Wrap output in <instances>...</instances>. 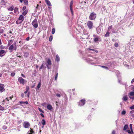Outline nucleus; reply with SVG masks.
<instances>
[{
	"mask_svg": "<svg viewBox=\"0 0 134 134\" xmlns=\"http://www.w3.org/2000/svg\"><path fill=\"white\" fill-rule=\"evenodd\" d=\"M30 126V124L29 122L24 121L23 122V126L24 128H28Z\"/></svg>",
	"mask_w": 134,
	"mask_h": 134,
	"instance_id": "obj_4",
	"label": "nucleus"
},
{
	"mask_svg": "<svg viewBox=\"0 0 134 134\" xmlns=\"http://www.w3.org/2000/svg\"><path fill=\"white\" fill-rule=\"evenodd\" d=\"M6 53L5 51L3 50H1L0 51V56L2 57Z\"/></svg>",
	"mask_w": 134,
	"mask_h": 134,
	"instance_id": "obj_10",
	"label": "nucleus"
},
{
	"mask_svg": "<svg viewBox=\"0 0 134 134\" xmlns=\"http://www.w3.org/2000/svg\"><path fill=\"white\" fill-rule=\"evenodd\" d=\"M127 131L128 133L130 134H133V133L132 130L131 129V130H127Z\"/></svg>",
	"mask_w": 134,
	"mask_h": 134,
	"instance_id": "obj_19",
	"label": "nucleus"
},
{
	"mask_svg": "<svg viewBox=\"0 0 134 134\" xmlns=\"http://www.w3.org/2000/svg\"><path fill=\"white\" fill-rule=\"evenodd\" d=\"M45 1L47 5L50 6H52V4L48 0H45Z\"/></svg>",
	"mask_w": 134,
	"mask_h": 134,
	"instance_id": "obj_16",
	"label": "nucleus"
},
{
	"mask_svg": "<svg viewBox=\"0 0 134 134\" xmlns=\"http://www.w3.org/2000/svg\"><path fill=\"white\" fill-rule=\"evenodd\" d=\"M41 66L42 68V69H45L46 68V67L44 66L43 64L41 65Z\"/></svg>",
	"mask_w": 134,
	"mask_h": 134,
	"instance_id": "obj_40",
	"label": "nucleus"
},
{
	"mask_svg": "<svg viewBox=\"0 0 134 134\" xmlns=\"http://www.w3.org/2000/svg\"><path fill=\"white\" fill-rule=\"evenodd\" d=\"M29 39H30L29 37H28L26 38V40L27 41H29Z\"/></svg>",
	"mask_w": 134,
	"mask_h": 134,
	"instance_id": "obj_60",
	"label": "nucleus"
},
{
	"mask_svg": "<svg viewBox=\"0 0 134 134\" xmlns=\"http://www.w3.org/2000/svg\"><path fill=\"white\" fill-rule=\"evenodd\" d=\"M96 14L94 12H92L90 14L89 17V19L93 20L96 17Z\"/></svg>",
	"mask_w": 134,
	"mask_h": 134,
	"instance_id": "obj_2",
	"label": "nucleus"
},
{
	"mask_svg": "<svg viewBox=\"0 0 134 134\" xmlns=\"http://www.w3.org/2000/svg\"><path fill=\"white\" fill-rule=\"evenodd\" d=\"M83 34L84 35H88V33L87 32V31L86 30H84L83 31Z\"/></svg>",
	"mask_w": 134,
	"mask_h": 134,
	"instance_id": "obj_29",
	"label": "nucleus"
},
{
	"mask_svg": "<svg viewBox=\"0 0 134 134\" xmlns=\"http://www.w3.org/2000/svg\"><path fill=\"white\" fill-rule=\"evenodd\" d=\"M15 75V73L14 72H12L11 74V76L12 77H13Z\"/></svg>",
	"mask_w": 134,
	"mask_h": 134,
	"instance_id": "obj_41",
	"label": "nucleus"
},
{
	"mask_svg": "<svg viewBox=\"0 0 134 134\" xmlns=\"http://www.w3.org/2000/svg\"><path fill=\"white\" fill-rule=\"evenodd\" d=\"M28 0H24V2L26 4H27L28 3Z\"/></svg>",
	"mask_w": 134,
	"mask_h": 134,
	"instance_id": "obj_48",
	"label": "nucleus"
},
{
	"mask_svg": "<svg viewBox=\"0 0 134 134\" xmlns=\"http://www.w3.org/2000/svg\"><path fill=\"white\" fill-rule=\"evenodd\" d=\"M47 63L48 65H51V60L49 59H48L47 61Z\"/></svg>",
	"mask_w": 134,
	"mask_h": 134,
	"instance_id": "obj_24",
	"label": "nucleus"
},
{
	"mask_svg": "<svg viewBox=\"0 0 134 134\" xmlns=\"http://www.w3.org/2000/svg\"><path fill=\"white\" fill-rule=\"evenodd\" d=\"M18 80L20 84L23 85H24L27 82V81L23 79L21 77L19 78Z\"/></svg>",
	"mask_w": 134,
	"mask_h": 134,
	"instance_id": "obj_1",
	"label": "nucleus"
},
{
	"mask_svg": "<svg viewBox=\"0 0 134 134\" xmlns=\"http://www.w3.org/2000/svg\"><path fill=\"white\" fill-rule=\"evenodd\" d=\"M128 99V98L126 96H123L122 99L124 101H126Z\"/></svg>",
	"mask_w": 134,
	"mask_h": 134,
	"instance_id": "obj_18",
	"label": "nucleus"
},
{
	"mask_svg": "<svg viewBox=\"0 0 134 134\" xmlns=\"http://www.w3.org/2000/svg\"><path fill=\"white\" fill-rule=\"evenodd\" d=\"M32 24L34 27L35 28H36L38 27V24L36 19H35L33 21L32 23Z\"/></svg>",
	"mask_w": 134,
	"mask_h": 134,
	"instance_id": "obj_5",
	"label": "nucleus"
},
{
	"mask_svg": "<svg viewBox=\"0 0 134 134\" xmlns=\"http://www.w3.org/2000/svg\"><path fill=\"white\" fill-rule=\"evenodd\" d=\"M85 103V99H81L78 103V105L80 107H82L84 105Z\"/></svg>",
	"mask_w": 134,
	"mask_h": 134,
	"instance_id": "obj_3",
	"label": "nucleus"
},
{
	"mask_svg": "<svg viewBox=\"0 0 134 134\" xmlns=\"http://www.w3.org/2000/svg\"><path fill=\"white\" fill-rule=\"evenodd\" d=\"M87 25L89 29H91L93 26V23L91 21H88L87 22Z\"/></svg>",
	"mask_w": 134,
	"mask_h": 134,
	"instance_id": "obj_6",
	"label": "nucleus"
},
{
	"mask_svg": "<svg viewBox=\"0 0 134 134\" xmlns=\"http://www.w3.org/2000/svg\"><path fill=\"white\" fill-rule=\"evenodd\" d=\"M3 128L5 130L7 129V127L5 126H4L3 127Z\"/></svg>",
	"mask_w": 134,
	"mask_h": 134,
	"instance_id": "obj_54",
	"label": "nucleus"
},
{
	"mask_svg": "<svg viewBox=\"0 0 134 134\" xmlns=\"http://www.w3.org/2000/svg\"><path fill=\"white\" fill-rule=\"evenodd\" d=\"M128 126L127 124L125 125L124 127L123 130L125 131L128 128Z\"/></svg>",
	"mask_w": 134,
	"mask_h": 134,
	"instance_id": "obj_22",
	"label": "nucleus"
},
{
	"mask_svg": "<svg viewBox=\"0 0 134 134\" xmlns=\"http://www.w3.org/2000/svg\"><path fill=\"white\" fill-rule=\"evenodd\" d=\"M26 9V6L24 7L22 9V10H25Z\"/></svg>",
	"mask_w": 134,
	"mask_h": 134,
	"instance_id": "obj_55",
	"label": "nucleus"
},
{
	"mask_svg": "<svg viewBox=\"0 0 134 134\" xmlns=\"http://www.w3.org/2000/svg\"><path fill=\"white\" fill-rule=\"evenodd\" d=\"M40 115L41 116H42V117H43V118H44V115L43 114L41 113L40 114Z\"/></svg>",
	"mask_w": 134,
	"mask_h": 134,
	"instance_id": "obj_61",
	"label": "nucleus"
},
{
	"mask_svg": "<svg viewBox=\"0 0 134 134\" xmlns=\"http://www.w3.org/2000/svg\"><path fill=\"white\" fill-rule=\"evenodd\" d=\"M28 134H32L34 133L33 130V129L30 128V130L28 131Z\"/></svg>",
	"mask_w": 134,
	"mask_h": 134,
	"instance_id": "obj_13",
	"label": "nucleus"
},
{
	"mask_svg": "<svg viewBox=\"0 0 134 134\" xmlns=\"http://www.w3.org/2000/svg\"><path fill=\"white\" fill-rule=\"evenodd\" d=\"M87 61L89 62H91L93 61L92 59H91L90 58H88L87 59Z\"/></svg>",
	"mask_w": 134,
	"mask_h": 134,
	"instance_id": "obj_36",
	"label": "nucleus"
},
{
	"mask_svg": "<svg viewBox=\"0 0 134 134\" xmlns=\"http://www.w3.org/2000/svg\"><path fill=\"white\" fill-rule=\"evenodd\" d=\"M47 108L48 110H51L52 109V107L51 105L48 104L47 106Z\"/></svg>",
	"mask_w": 134,
	"mask_h": 134,
	"instance_id": "obj_14",
	"label": "nucleus"
},
{
	"mask_svg": "<svg viewBox=\"0 0 134 134\" xmlns=\"http://www.w3.org/2000/svg\"><path fill=\"white\" fill-rule=\"evenodd\" d=\"M116 75L118 78V82L119 83H121V81L119 80V79H120V73L119 72L117 71L116 72Z\"/></svg>",
	"mask_w": 134,
	"mask_h": 134,
	"instance_id": "obj_8",
	"label": "nucleus"
},
{
	"mask_svg": "<svg viewBox=\"0 0 134 134\" xmlns=\"http://www.w3.org/2000/svg\"><path fill=\"white\" fill-rule=\"evenodd\" d=\"M8 10L9 11H12L14 10V7L13 6H11L9 8H8Z\"/></svg>",
	"mask_w": 134,
	"mask_h": 134,
	"instance_id": "obj_23",
	"label": "nucleus"
},
{
	"mask_svg": "<svg viewBox=\"0 0 134 134\" xmlns=\"http://www.w3.org/2000/svg\"><path fill=\"white\" fill-rule=\"evenodd\" d=\"M56 96L58 97H60L61 96V94H60L57 93L56 94Z\"/></svg>",
	"mask_w": 134,
	"mask_h": 134,
	"instance_id": "obj_42",
	"label": "nucleus"
},
{
	"mask_svg": "<svg viewBox=\"0 0 134 134\" xmlns=\"http://www.w3.org/2000/svg\"><path fill=\"white\" fill-rule=\"evenodd\" d=\"M114 46L116 47H118V43H115L114 44Z\"/></svg>",
	"mask_w": 134,
	"mask_h": 134,
	"instance_id": "obj_49",
	"label": "nucleus"
},
{
	"mask_svg": "<svg viewBox=\"0 0 134 134\" xmlns=\"http://www.w3.org/2000/svg\"><path fill=\"white\" fill-rule=\"evenodd\" d=\"M24 104H28V102L27 101H26L25 102H24Z\"/></svg>",
	"mask_w": 134,
	"mask_h": 134,
	"instance_id": "obj_63",
	"label": "nucleus"
},
{
	"mask_svg": "<svg viewBox=\"0 0 134 134\" xmlns=\"http://www.w3.org/2000/svg\"><path fill=\"white\" fill-rule=\"evenodd\" d=\"M21 76H22V77H24V78L25 77V76L23 74H21Z\"/></svg>",
	"mask_w": 134,
	"mask_h": 134,
	"instance_id": "obj_58",
	"label": "nucleus"
},
{
	"mask_svg": "<svg viewBox=\"0 0 134 134\" xmlns=\"http://www.w3.org/2000/svg\"><path fill=\"white\" fill-rule=\"evenodd\" d=\"M130 109H131V110H132L133 109H134V105L132 106L131 107H130Z\"/></svg>",
	"mask_w": 134,
	"mask_h": 134,
	"instance_id": "obj_57",
	"label": "nucleus"
},
{
	"mask_svg": "<svg viewBox=\"0 0 134 134\" xmlns=\"http://www.w3.org/2000/svg\"><path fill=\"white\" fill-rule=\"evenodd\" d=\"M109 34H110L109 32L108 31H107V32L106 34L105 35V37H107L108 36H109Z\"/></svg>",
	"mask_w": 134,
	"mask_h": 134,
	"instance_id": "obj_32",
	"label": "nucleus"
},
{
	"mask_svg": "<svg viewBox=\"0 0 134 134\" xmlns=\"http://www.w3.org/2000/svg\"><path fill=\"white\" fill-rule=\"evenodd\" d=\"M88 49L89 51H94L96 53H98V51L96 50H95V49H92L90 48H89Z\"/></svg>",
	"mask_w": 134,
	"mask_h": 134,
	"instance_id": "obj_26",
	"label": "nucleus"
},
{
	"mask_svg": "<svg viewBox=\"0 0 134 134\" xmlns=\"http://www.w3.org/2000/svg\"><path fill=\"white\" fill-rule=\"evenodd\" d=\"M73 2L72 1H71L70 4V10L72 14V15H73L74 14L73 11L72 10V6L73 4Z\"/></svg>",
	"mask_w": 134,
	"mask_h": 134,
	"instance_id": "obj_7",
	"label": "nucleus"
},
{
	"mask_svg": "<svg viewBox=\"0 0 134 134\" xmlns=\"http://www.w3.org/2000/svg\"><path fill=\"white\" fill-rule=\"evenodd\" d=\"M4 110V108L0 105V110L3 111Z\"/></svg>",
	"mask_w": 134,
	"mask_h": 134,
	"instance_id": "obj_33",
	"label": "nucleus"
},
{
	"mask_svg": "<svg viewBox=\"0 0 134 134\" xmlns=\"http://www.w3.org/2000/svg\"><path fill=\"white\" fill-rule=\"evenodd\" d=\"M24 93H22L21 96L22 98H23L24 97Z\"/></svg>",
	"mask_w": 134,
	"mask_h": 134,
	"instance_id": "obj_62",
	"label": "nucleus"
},
{
	"mask_svg": "<svg viewBox=\"0 0 134 134\" xmlns=\"http://www.w3.org/2000/svg\"><path fill=\"white\" fill-rule=\"evenodd\" d=\"M38 109L40 111L41 113H44V111H43V110L41 108H38Z\"/></svg>",
	"mask_w": 134,
	"mask_h": 134,
	"instance_id": "obj_39",
	"label": "nucleus"
},
{
	"mask_svg": "<svg viewBox=\"0 0 134 134\" xmlns=\"http://www.w3.org/2000/svg\"><path fill=\"white\" fill-rule=\"evenodd\" d=\"M93 36L95 37L94 40V41L95 42H97L99 39V37L97 36L94 35Z\"/></svg>",
	"mask_w": 134,
	"mask_h": 134,
	"instance_id": "obj_9",
	"label": "nucleus"
},
{
	"mask_svg": "<svg viewBox=\"0 0 134 134\" xmlns=\"http://www.w3.org/2000/svg\"><path fill=\"white\" fill-rule=\"evenodd\" d=\"M41 123L43 125H45L46 124V121L44 119H43Z\"/></svg>",
	"mask_w": 134,
	"mask_h": 134,
	"instance_id": "obj_27",
	"label": "nucleus"
},
{
	"mask_svg": "<svg viewBox=\"0 0 134 134\" xmlns=\"http://www.w3.org/2000/svg\"><path fill=\"white\" fill-rule=\"evenodd\" d=\"M4 47L2 45L0 46V49L1 48V49H4Z\"/></svg>",
	"mask_w": 134,
	"mask_h": 134,
	"instance_id": "obj_50",
	"label": "nucleus"
},
{
	"mask_svg": "<svg viewBox=\"0 0 134 134\" xmlns=\"http://www.w3.org/2000/svg\"><path fill=\"white\" fill-rule=\"evenodd\" d=\"M55 60L58 62L60 60V58L58 55H56Z\"/></svg>",
	"mask_w": 134,
	"mask_h": 134,
	"instance_id": "obj_20",
	"label": "nucleus"
},
{
	"mask_svg": "<svg viewBox=\"0 0 134 134\" xmlns=\"http://www.w3.org/2000/svg\"><path fill=\"white\" fill-rule=\"evenodd\" d=\"M15 45L14 43V44H12L10 45L8 49L9 50H11L13 49L14 48V46L13 45Z\"/></svg>",
	"mask_w": 134,
	"mask_h": 134,
	"instance_id": "obj_17",
	"label": "nucleus"
},
{
	"mask_svg": "<svg viewBox=\"0 0 134 134\" xmlns=\"http://www.w3.org/2000/svg\"><path fill=\"white\" fill-rule=\"evenodd\" d=\"M57 73L56 74V75H55V78H54V80H57V77H58V73H57Z\"/></svg>",
	"mask_w": 134,
	"mask_h": 134,
	"instance_id": "obj_31",
	"label": "nucleus"
},
{
	"mask_svg": "<svg viewBox=\"0 0 134 134\" xmlns=\"http://www.w3.org/2000/svg\"><path fill=\"white\" fill-rule=\"evenodd\" d=\"M4 32V30L3 29H0V33H3Z\"/></svg>",
	"mask_w": 134,
	"mask_h": 134,
	"instance_id": "obj_47",
	"label": "nucleus"
},
{
	"mask_svg": "<svg viewBox=\"0 0 134 134\" xmlns=\"http://www.w3.org/2000/svg\"><path fill=\"white\" fill-rule=\"evenodd\" d=\"M4 87L3 85L2 84H0V91L1 92H3L4 91Z\"/></svg>",
	"mask_w": 134,
	"mask_h": 134,
	"instance_id": "obj_11",
	"label": "nucleus"
},
{
	"mask_svg": "<svg viewBox=\"0 0 134 134\" xmlns=\"http://www.w3.org/2000/svg\"><path fill=\"white\" fill-rule=\"evenodd\" d=\"M13 97V96H12V97H10L9 98H6V99L7 100H9V98L10 99H12V98Z\"/></svg>",
	"mask_w": 134,
	"mask_h": 134,
	"instance_id": "obj_45",
	"label": "nucleus"
},
{
	"mask_svg": "<svg viewBox=\"0 0 134 134\" xmlns=\"http://www.w3.org/2000/svg\"><path fill=\"white\" fill-rule=\"evenodd\" d=\"M97 32L98 33H99V32H100V29L99 28V27H98L96 29Z\"/></svg>",
	"mask_w": 134,
	"mask_h": 134,
	"instance_id": "obj_30",
	"label": "nucleus"
},
{
	"mask_svg": "<svg viewBox=\"0 0 134 134\" xmlns=\"http://www.w3.org/2000/svg\"><path fill=\"white\" fill-rule=\"evenodd\" d=\"M101 66V67L103 68H104V69H108V68L107 67H106V66Z\"/></svg>",
	"mask_w": 134,
	"mask_h": 134,
	"instance_id": "obj_37",
	"label": "nucleus"
},
{
	"mask_svg": "<svg viewBox=\"0 0 134 134\" xmlns=\"http://www.w3.org/2000/svg\"><path fill=\"white\" fill-rule=\"evenodd\" d=\"M14 12L15 13H17L18 12V9L17 7H15L14 9Z\"/></svg>",
	"mask_w": 134,
	"mask_h": 134,
	"instance_id": "obj_21",
	"label": "nucleus"
},
{
	"mask_svg": "<svg viewBox=\"0 0 134 134\" xmlns=\"http://www.w3.org/2000/svg\"><path fill=\"white\" fill-rule=\"evenodd\" d=\"M29 88H30L29 87V86H27L26 87V91H28L29 89Z\"/></svg>",
	"mask_w": 134,
	"mask_h": 134,
	"instance_id": "obj_52",
	"label": "nucleus"
},
{
	"mask_svg": "<svg viewBox=\"0 0 134 134\" xmlns=\"http://www.w3.org/2000/svg\"><path fill=\"white\" fill-rule=\"evenodd\" d=\"M19 103L20 104H24V102H23V101L19 102L18 103V105H19Z\"/></svg>",
	"mask_w": 134,
	"mask_h": 134,
	"instance_id": "obj_43",
	"label": "nucleus"
},
{
	"mask_svg": "<svg viewBox=\"0 0 134 134\" xmlns=\"http://www.w3.org/2000/svg\"><path fill=\"white\" fill-rule=\"evenodd\" d=\"M126 113V111L125 110H123L121 113V114L122 115H125Z\"/></svg>",
	"mask_w": 134,
	"mask_h": 134,
	"instance_id": "obj_46",
	"label": "nucleus"
},
{
	"mask_svg": "<svg viewBox=\"0 0 134 134\" xmlns=\"http://www.w3.org/2000/svg\"><path fill=\"white\" fill-rule=\"evenodd\" d=\"M112 134H115V132L114 131H113L112 132Z\"/></svg>",
	"mask_w": 134,
	"mask_h": 134,
	"instance_id": "obj_64",
	"label": "nucleus"
},
{
	"mask_svg": "<svg viewBox=\"0 0 134 134\" xmlns=\"http://www.w3.org/2000/svg\"><path fill=\"white\" fill-rule=\"evenodd\" d=\"M129 95V96H134V92H130Z\"/></svg>",
	"mask_w": 134,
	"mask_h": 134,
	"instance_id": "obj_25",
	"label": "nucleus"
},
{
	"mask_svg": "<svg viewBox=\"0 0 134 134\" xmlns=\"http://www.w3.org/2000/svg\"><path fill=\"white\" fill-rule=\"evenodd\" d=\"M129 97L131 99H134V96H129Z\"/></svg>",
	"mask_w": 134,
	"mask_h": 134,
	"instance_id": "obj_44",
	"label": "nucleus"
},
{
	"mask_svg": "<svg viewBox=\"0 0 134 134\" xmlns=\"http://www.w3.org/2000/svg\"><path fill=\"white\" fill-rule=\"evenodd\" d=\"M24 17L23 15H20L19 18L18 19L20 20H21V21H22L24 20Z\"/></svg>",
	"mask_w": 134,
	"mask_h": 134,
	"instance_id": "obj_12",
	"label": "nucleus"
},
{
	"mask_svg": "<svg viewBox=\"0 0 134 134\" xmlns=\"http://www.w3.org/2000/svg\"><path fill=\"white\" fill-rule=\"evenodd\" d=\"M15 43V46L14 47V48L13 49V50H14L15 51L17 47H16V43Z\"/></svg>",
	"mask_w": 134,
	"mask_h": 134,
	"instance_id": "obj_38",
	"label": "nucleus"
},
{
	"mask_svg": "<svg viewBox=\"0 0 134 134\" xmlns=\"http://www.w3.org/2000/svg\"><path fill=\"white\" fill-rule=\"evenodd\" d=\"M130 129L132 130V125L131 124H130Z\"/></svg>",
	"mask_w": 134,
	"mask_h": 134,
	"instance_id": "obj_56",
	"label": "nucleus"
},
{
	"mask_svg": "<svg viewBox=\"0 0 134 134\" xmlns=\"http://www.w3.org/2000/svg\"><path fill=\"white\" fill-rule=\"evenodd\" d=\"M53 39V36H50L49 37V41H52Z\"/></svg>",
	"mask_w": 134,
	"mask_h": 134,
	"instance_id": "obj_34",
	"label": "nucleus"
},
{
	"mask_svg": "<svg viewBox=\"0 0 134 134\" xmlns=\"http://www.w3.org/2000/svg\"><path fill=\"white\" fill-rule=\"evenodd\" d=\"M27 11L26 10L24 11L22 13V14L24 16L27 13Z\"/></svg>",
	"mask_w": 134,
	"mask_h": 134,
	"instance_id": "obj_28",
	"label": "nucleus"
},
{
	"mask_svg": "<svg viewBox=\"0 0 134 134\" xmlns=\"http://www.w3.org/2000/svg\"><path fill=\"white\" fill-rule=\"evenodd\" d=\"M41 82H39L38 83V85L37 86V88H36V91H37L39 90V88L41 87Z\"/></svg>",
	"mask_w": 134,
	"mask_h": 134,
	"instance_id": "obj_15",
	"label": "nucleus"
},
{
	"mask_svg": "<svg viewBox=\"0 0 134 134\" xmlns=\"http://www.w3.org/2000/svg\"><path fill=\"white\" fill-rule=\"evenodd\" d=\"M94 58L96 60H97L99 59V58H98L94 57Z\"/></svg>",
	"mask_w": 134,
	"mask_h": 134,
	"instance_id": "obj_59",
	"label": "nucleus"
},
{
	"mask_svg": "<svg viewBox=\"0 0 134 134\" xmlns=\"http://www.w3.org/2000/svg\"><path fill=\"white\" fill-rule=\"evenodd\" d=\"M55 31V29L54 28H53L52 29V34H54Z\"/></svg>",
	"mask_w": 134,
	"mask_h": 134,
	"instance_id": "obj_35",
	"label": "nucleus"
},
{
	"mask_svg": "<svg viewBox=\"0 0 134 134\" xmlns=\"http://www.w3.org/2000/svg\"><path fill=\"white\" fill-rule=\"evenodd\" d=\"M112 28V25L110 26H109L108 28V29L110 30Z\"/></svg>",
	"mask_w": 134,
	"mask_h": 134,
	"instance_id": "obj_51",
	"label": "nucleus"
},
{
	"mask_svg": "<svg viewBox=\"0 0 134 134\" xmlns=\"http://www.w3.org/2000/svg\"><path fill=\"white\" fill-rule=\"evenodd\" d=\"M39 6V5L38 4H37V6L36 7V8H35V10L36 11V12L37 11V9H38V6Z\"/></svg>",
	"mask_w": 134,
	"mask_h": 134,
	"instance_id": "obj_53",
	"label": "nucleus"
}]
</instances>
